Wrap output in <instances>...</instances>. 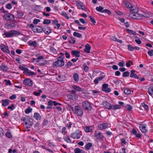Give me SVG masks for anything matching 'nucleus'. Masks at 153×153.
<instances>
[{
  "mask_svg": "<svg viewBox=\"0 0 153 153\" xmlns=\"http://www.w3.org/2000/svg\"><path fill=\"white\" fill-rule=\"evenodd\" d=\"M59 55L60 56H58L57 58V60L53 63V67L54 68L58 67H62L65 65V61L64 60V53H60Z\"/></svg>",
  "mask_w": 153,
  "mask_h": 153,
  "instance_id": "nucleus-1",
  "label": "nucleus"
},
{
  "mask_svg": "<svg viewBox=\"0 0 153 153\" xmlns=\"http://www.w3.org/2000/svg\"><path fill=\"white\" fill-rule=\"evenodd\" d=\"M21 120L25 122V125L27 129L31 126L33 124V120L27 116L25 117L22 118Z\"/></svg>",
  "mask_w": 153,
  "mask_h": 153,
  "instance_id": "nucleus-2",
  "label": "nucleus"
},
{
  "mask_svg": "<svg viewBox=\"0 0 153 153\" xmlns=\"http://www.w3.org/2000/svg\"><path fill=\"white\" fill-rule=\"evenodd\" d=\"M103 105L108 110H115L120 108L121 106L120 105L116 104L112 105L107 101H104L102 102Z\"/></svg>",
  "mask_w": 153,
  "mask_h": 153,
  "instance_id": "nucleus-3",
  "label": "nucleus"
},
{
  "mask_svg": "<svg viewBox=\"0 0 153 153\" xmlns=\"http://www.w3.org/2000/svg\"><path fill=\"white\" fill-rule=\"evenodd\" d=\"M82 135V132L79 129L76 130L74 132L71 134V137L74 139H78L80 138Z\"/></svg>",
  "mask_w": 153,
  "mask_h": 153,
  "instance_id": "nucleus-4",
  "label": "nucleus"
},
{
  "mask_svg": "<svg viewBox=\"0 0 153 153\" xmlns=\"http://www.w3.org/2000/svg\"><path fill=\"white\" fill-rule=\"evenodd\" d=\"M82 105L83 108L87 111H90L92 109V106L88 102L84 101L82 103Z\"/></svg>",
  "mask_w": 153,
  "mask_h": 153,
  "instance_id": "nucleus-5",
  "label": "nucleus"
},
{
  "mask_svg": "<svg viewBox=\"0 0 153 153\" xmlns=\"http://www.w3.org/2000/svg\"><path fill=\"white\" fill-rule=\"evenodd\" d=\"M83 112L82 108L79 105L75 106V114H76L78 116L81 117L83 115Z\"/></svg>",
  "mask_w": 153,
  "mask_h": 153,
  "instance_id": "nucleus-6",
  "label": "nucleus"
},
{
  "mask_svg": "<svg viewBox=\"0 0 153 153\" xmlns=\"http://www.w3.org/2000/svg\"><path fill=\"white\" fill-rule=\"evenodd\" d=\"M3 18L7 21H13L15 17L13 15L10 13H7L4 15Z\"/></svg>",
  "mask_w": 153,
  "mask_h": 153,
  "instance_id": "nucleus-7",
  "label": "nucleus"
},
{
  "mask_svg": "<svg viewBox=\"0 0 153 153\" xmlns=\"http://www.w3.org/2000/svg\"><path fill=\"white\" fill-rule=\"evenodd\" d=\"M0 49L4 53H10V51L8 49V46L4 44H1L0 45Z\"/></svg>",
  "mask_w": 153,
  "mask_h": 153,
  "instance_id": "nucleus-8",
  "label": "nucleus"
},
{
  "mask_svg": "<svg viewBox=\"0 0 153 153\" xmlns=\"http://www.w3.org/2000/svg\"><path fill=\"white\" fill-rule=\"evenodd\" d=\"M108 85L107 84H104L102 85V90L106 93H109L111 91V89L108 88Z\"/></svg>",
  "mask_w": 153,
  "mask_h": 153,
  "instance_id": "nucleus-9",
  "label": "nucleus"
},
{
  "mask_svg": "<svg viewBox=\"0 0 153 153\" xmlns=\"http://www.w3.org/2000/svg\"><path fill=\"white\" fill-rule=\"evenodd\" d=\"M68 97L70 100H76L78 99V97L74 93H70L68 95Z\"/></svg>",
  "mask_w": 153,
  "mask_h": 153,
  "instance_id": "nucleus-10",
  "label": "nucleus"
},
{
  "mask_svg": "<svg viewBox=\"0 0 153 153\" xmlns=\"http://www.w3.org/2000/svg\"><path fill=\"white\" fill-rule=\"evenodd\" d=\"M94 136L97 140H101L104 137L102 134L101 132H97V131H95Z\"/></svg>",
  "mask_w": 153,
  "mask_h": 153,
  "instance_id": "nucleus-11",
  "label": "nucleus"
},
{
  "mask_svg": "<svg viewBox=\"0 0 153 153\" xmlns=\"http://www.w3.org/2000/svg\"><path fill=\"white\" fill-rule=\"evenodd\" d=\"M139 126L140 130L142 131V132L145 133L147 132V130L146 129V124H140Z\"/></svg>",
  "mask_w": 153,
  "mask_h": 153,
  "instance_id": "nucleus-12",
  "label": "nucleus"
},
{
  "mask_svg": "<svg viewBox=\"0 0 153 153\" xmlns=\"http://www.w3.org/2000/svg\"><path fill=\"white\" fill-rule=\"evenodd\" d=\"M23 83L25 85L30 86H31L33 85L32 81L29 79H25L23 81Z\"/></svg>",
  "mask_w": 153,
  "mask_h": 153,
  "instance_id": "nucleus-13",
  "label": "nucleus"
},
{
  "mask_svg": "<svg viewBox=\"0 0 153 153\" xmlns=\"http://www.w3.org/2000/svg\"><path fill=\"white\" fill-rule=\"evenodd\" d=\"M108 126V125L107 123H103L98 126L99 129L102 130L105 129Z\"/></svg>",
  "mask_w": 153,
  "mask_h": 153,
  "instance_id": "nucleus-14",
  "label": "nucleus"
},
{
  "mask_svg": "<svg viewBox=\"0 0 153 153\" xmlns=\"http://www.w3.org/2000/svg\"><path fill=\"white\" fill-rule=\"evenodd\" d=\"M132 17L135 19H141L143 18V16L137 13H136L133 15Z\"/></svg>",
  "mask_w": 153,
  "mask_h": 153,
  "instance_id": "nucleus-15",
  "label": "nucleus"
},
{
  "mask_svg": "<svg viewBox=\"0 0 153 153\" xmlns=\"http://www.w3.org/2000/svg\"><path fill=\"white\" fill-rule=\"evenodd\" d=\"M43 30L42 28L39 26H36L34 27L33 29V31L34 32L40 33Z\"/></svg>",
  "mask_w": 153,
  "mask_h": 153,
  "instance_id": "nucleus-16",
  "label": "nucleus"
},
{
  "mask_svg": "<svg viewBox=\"0 0 153 153\" xmlns=\"http://www.w3.org/2000/svg\"><path fill=\"white\" fill-rule=\"evenodd\" d=\"M5 27L7 28H13L15 26V24L13 23L8 22L5 25Z\"/></svg>",
  "mask_w": 153,
  "mask_h": 153,
  "instance_id": "nucleus-17",
  "label": "nucleus"
},
{
  "mask_svg": "<svg viewBox=\"0 0 153 153\" xmlns=\"http://www.w3.org/2000/svg\"><path fill=\"white\" fill-rule=\"evenodd\" d=\"M85 48L84 49V51L86 53H90V50L91 49V46L88 44H86L85 45Z\"/></svg>",
  "mask_w": 153,
  "mask_h": 153,
  "instance_id": "nucleus-18",
  "label": "nucleus"
},
{
  "mask_svg": "<svg viewBox=\"0 0 153 153\" xmlns=\"http://www.w3.org/2000/svg\"><path fill=\"white\" fill-rule=\"evenodd\" d=\"M24 74L27 76L36 75V73L31 71L29 70L28 69H27V70H26V71H25Z\"/></svg>",
  "mask_w": 153,
  "mask_h": 153,
  "instance_id": "nucleus-19",
  "label": "nucleus"
},
{
  "mask_svg": "<svg viewBox=\"0 0 153 153\" xmlns=\"http://www.w3.org/2000/svg\"><path fill=\"white\" fill-rule=\"evenodd\" d=\"M80 52L79 51L74 50H72L71 52V54L72 55L74 56H75L77 57H80Z\"/></svg>",
  "mask_w": 153,
  "mask_h": 153,
  "instance_id": "nucleus-20",
  "label": "nucleus"
},
{
  "mask_svg": "<svg viewBox=\"0 0 153 153\" xmlns=\"http://www.w3.org/2000/svg\"><path fill=\"white\" fill-rule=\"evenodd\" d=\"M76 4L80 9L83 10L85 8L84 5L80 1L76 2Z\"/></svg>",
  "mask_w": 153,
  "mask_h": 153,
  "instance_id": "nucleus-21",
  "label": "nucleus"
},
{
  "mask_svg": "<svg viewBox=\"0 0 153 153\" xmlns=\"http://www.w3.org/2000/svg\"><path fill=\"white\" fill-rule=\"evenodd\" d=\"M28 44L35 48L37 46V43L36 41H32L30 40L28 42Z\"/></svg>",
  "mask_w": 153,
  "mask_h": 153,
  "instance_id": "nucleus-22",
  "label": "nucleus"
},
{
  "mask_svg": "<svg viewBox=\"0 0 153 153\" xmlns=\"http://www.w3.org/2000/svg\"><path fill=\"white\" fill-rule=\"evenodd\" d=\"M10 102V101L7 99H4L2 100V105L4 106H7L9 104Z\"/></svg>",
  "mask_w": 153,
  "mask_h": 153,
  "instance_id": "nucleus-23",
  "label": "nucleus"
},
{
  "mask_svg": "<svg viewBox=\"0 0 153 153\" xmlns=\"http://www.w3.org/2000/svg\"><path fill=\"white\" fill-rule=\"evenodd\" d=\"M33 117L37 120H39L41 119V117L40 114L38 113L35 112L34 113Z\"/></svg>",
  "mask_w": 153,
  "mask_h": 153,
  "instance_id": "nucleus-24",
  "label": "nucleus"
},
{
  "mask_svg": "<svg viewBox=\"0 0 153 153\" xmlns=\"http://www.w3.org/2000/svg\"><path fill=\"white\" fill-rule=\"evenodd\" d=\"M52 30L49 27H48L44 30V31L47 34H49L51 32Z\"/></svg>",
  "mask_w": 153,
  "mask_h": 153,
  "instance_id": "nucleus-25",
  "label": "nucleus"
},
{
  "mask_svg": "<svg viewBox=\"0 0 153 153\" xmlns=\"http://www.w3.org/2000/svg\"><path fill=\"white\" fill-rule=\"evenodd\" d=\"M138 11V9L137 7L132 6L131 8L130 11L132 13L134 14L136 13H137Z\"/></svg>",
  "mask_w": 153,
  "mask_h": 153,
  "instance_id": "nucleus-26",
  "label": "nucleus"
},
{
  "mask_svg": "<svg viewBox=\"0 0 153 153\" xmlns=\"http://www.w3.org/2000/svg\"><path fill=\"white\" fill-rule=\"evenodd\" d=\"M92 146V144L91 142L87 143L85 147V149L86 150H89L90 149L91 147Z\"/></svg>",
  "mask_w": 153,
  "mask_h": 153,
  "instance_id": "nucleus-27",
  "label": "nucleus"
},
{
  "mask_svg": "<svg viewBox=\"0 0 153 153\" xmlns=\"http://www.w3.org/2000/svg\"><path fill=\"white\" fill-rule=\"evenodd\" d=\"M104 78L103 76H101L95 79L94 81V83L96 84H97L99 82V81L102 80Z\"/></svg>",
  "mask_w": 153,
  "mask_h": 153,
  "instance_id": "nucleus-28",
  "label": "nucleus"
},
{
  "mask_svg": "<svg viewBox=\"0 0 153 153\" xmlns=\"http://www.w3.org/2000/svg\"><path fill=\"white\" fill-rule=\"evenodd\" d=\"M148 92L149 95L152 97L153 95V86H150L149 88Z\"/></svg>",
  "mask_w": 153,
  "mask_h": 153,
  "instance_id": "nucleus-29",
  "label": "nucleus"
},
{
  "mask_svg": "<svg viewBox=\"0 0 153 153\" xmlns=\"http://www.w3.org/2000/svg\"><path fill=\"white\" fill-rule=\"evenodd\" d=\"M13 34L14 33L13 32V31H10L6 32L4 34L6 37H11L13 36Z\"/></svg>",
  "mask_w": 153,
  "mask_h": 153,
  "instance_id": "nucleus-30",
  "label": "nucleus"
},
{
  "mask_svg": "<svg viewBox=\"0 0 153 153\" xmlns=\"http://www.w3.org/2000/svg\"><path fill=\"white\" fill-rule=\"evenodd\" d=\"M84 130L86 132H91L93 129L91 127L89 126H86L84 128Z\"/></svg>",
  "mask_w": 153,
  "mask_h": 153,
  "instance_id": "nucleus-31",
  "label": "nucleus"
},
{
  "mask_svg": "<svg viewBox=\"0 0 153 153\" xmlns=\"http://www.w3.org/2000/svg\"><path fill=\"white\" fill-rule=\"evenodd\" d=\"M73 79L76 82H77L79 80V76L78 74L76 73H75L73 75Z\"/></svg>",
  "mask_w": 153,
  "mask_h": 153,
  "instance_id": "nucleus-32",
  "label": "nucleus"
},
{
  "mask_svg": "<svg viewBox=\"0 0 153 153\" xmlns=\"http://www.w3.org/2000/svg\"><path fill=\"white\" fill-rule=\"evenodd\" d=\"M111 39L112 40L116 41L120 43H122V40L117 39V38L115 36H112L111 38Z\"/></svg>",
  "mask_w": 153,
  "mask_h": 153,
  "instance_id": "nucleus-33",
  "label": "nucleus"
},
{
  "mask_svg": "<svg viewBox=\"0 0 153 153\" xmlns=\"http://www.w3.org/2000/svg\"><path fill=\"white\" fill-rule=\"evenodd\" d=\"M42 91L41 90H38V92L36 91H34L33 92V94L36 96H39L41 93H42Z\"/></svg>",
  "mask_w": 153,
  "mask_h": 153,
  "instance_id": "nucleus-34",
  "label": "nucleus"
},
{
  "mask_svg": "<svg viewBox=\"0 0 153 153\" xmlns=\"http://www.w3.org/2000/svg\"><path fill=\"white\" fill-rule=\"evenodd\" d=\"M72 88L74 89L77 91H82V89L79 87L77 86L76 85H73L72 86Z\"/></svg>",
  "mask_w": 153,
  "mask_h": 153,
  "instance_id": "nucleus-35",
  "label": "nucleus"
},
{
  "mask_svg": "<svg viewBox=\"0 0 153 153\" xmlns=\"http://www.w3.org/2000/svg\"><path fill=\"white\" fill-rule=\"evenodd\" d=\"M0 68L3 71H7L8 69V68L7 66L3 64H2L0 66Z\"/></svg>",
  "mask_w": 153,
  "mask_h": 153,
  "instance_id": "nucleus-36",
  "label": "nucleus"
},
{
  "mask_svg": "<svg viewBox=\"0 0 153 153\" xmlns=\"http://www.w3.org/2000/svg\"><path fill=\"white\" fill-rule=\"evenodd\" d=\"M64 139L65 141H66L67 143H71V139L68 136H65L64 137Z\"/></svg>",
  "mask_w": 153,
  "mask_h": 153,
  "instance_id": "nucleus-37",
  "label": "nucleus"
},
{
  "mask_svg": "<svg viewBox=\"0 0 153 153\" xmlns=\"http://www.w3.org/2000/svg\"><path fill=\"white\" fill-rule=\"evenodd\" d=\"M123 4L124 5L128 8H131L132 7L131 4L128 2H124Z\"/></svg>",
  "mask_w": 153,
  "mask_h": 153,
  "instance_id": "nucleus-38",
  "label": "nucleus"
},
{
  "mask_svg": "<svg viewBox=\"0 0 153 153\" xmlns=\"http://www.w3.org/2000/svg\"><path fill=\"white\" fill-rule=\"evenodd\" d=\"M21 36L22 37H21V39L22 40L26 42L28 39V38L27 36H23L22 35H21Z\"/></svg>",
  "mask_w": 153,
  "mask_h": 153,
  "instance_id": "nucleus-39",
  "label": "nucleus"
},
{
  "mask_svg": "<svg viewBox=\"0 0 153 153\" xmlns=\"http://www.w3.org/2000/svg\"><path fill=\"white\" fill-rule=\"evenodd\" d=\"M125 108L128 111H131L132 109V107L131 105L129 104H127Z\"/></svg>",
  "mask_w": 153,
  "mask_h": 153,
  "instance_id": "nucleus-40",
  "label": "nucleus"
},
{
  "mask_svg": "<svg viewBox=\"0 0 153 153\" xmlns=\"http://www.w3.org/2000/svg\"><path fill=\"white\" fill-rule=\"evenodd\" d=\"M32 109L30 107H28L27 109L25 111V112L26 114H28L32 112Z\"/></svg>",
  "mask_w": 153,
  "mask_h": 153,
  "instance_id": "nucleus-41",
  "label": "nucleus"
},
{
  "mask_svg": "<svg viewBox=\"0 0 153 153\" xmlns=\"http://www.w3.org/2000/svg\"><path fill=\"white\" fill-rule=\"evenodd\" d=\"M124 93L126 94H129L131 93V91L129 88H127L124 90Z\"/></svg>",
  "mask_w": 153,
  "mask_h": 153,
  "instance_id": "nucleus-42",
  "label": "nucleus"
},
{
  "mask_svg": "<svg viewBox=\"0 0 153 153\" xmlns=\"http://www.w3.org/2000/svg\"><path fill=\"white\" fill-rule=\"evenodd\" d=\"M73 35L74 36H76L79 38H81L82 36V35L81 34L76 32L74 33Z\"/></svg>",
  "mask_w": 153,
  "mask_h": 153,
  "instance_id": "nucleus-43",
  "label": "nucleus"
},
{
  "mask_svg": "<svg viewBox=\"0 0 153 153\" xmlns=\"http://www.w3.org/2000/svg\"><path fill=\"white\" fill-rule=\"evenodd\" d=\"M82 66L83 70L85 71L88 72L89 71V68L86 64H84Z\"/></svg>",
  "mask_w": 153,
  "mask_h": 153,
  "instance_id": "nucleus-44",
  "label": "nucleus"
},
{
  "mask_svg": "<svg viewBox=\"0 0 153 153\" xmlns=\"http://www.w3.org/2000/svg\"><path fill=\"white\" fill-rule=\"evenodd\" d=\"M96 9L97 11L102 13L103 8L101 6H99V7H97Z\"/></svg>",
  "mask_w": 153,
  "mask_h": 153,
  "instance_id": "nucleus-45",
  "label": "nucleus"
},
{
  "mask_svg": "<svg viewBox=\"0 0 153 153\" xmlns=\"http://www.w3.org/2000/svg\"><path fill=\"white\" fill-rule=\"evenodd\" d=\"M126 30L129 33H131L133 35H135L136 34L135 32L134 31L129 30L128 29H126Z\"/></svg>",
  "mask_w": 153,
  "mask_h": 153,
  "instance_id": "nucleus-46",
  "label": "nucleus"
},
{
  "mask_svg": "<svg viewBox=\"0 0 153 153\" xmlns=\"http://www.w3.org/2000/svg\"><path fill=\"white\" fill-rule=\"evenodd\" d=\"M51 23V20L50 19H45L44 20L43 24H48Z\"/></svg>",
  "mask_w": 153,
  "mask_h": 153,
  "instance_id": "nucleus-47",
  "label": "nucleus"
},
{
  "mask_svg": "<svg viewBox=\"0 0 153 153\" xmlns=\"http://www.w3.org/2000/svg\"><path fill=\"white\" fill-rule=\"evenodd\" d=\"M129 72L128 71H126L123 73V77H127L129 75Z\"/></svg>",
  "mask_w": 153,
  "mask_h": 153,
  "instance_id": "nucleus-48",
  "label": "nucleus"
},
{
  "mask_svg": "<svg viewBox=\"0 0 153 153\" xmlns=\"http://www.w3.org/2000/svg\"><path fill=\"white\" fill-rule=\"evenodd\" d=\"M131 65H133V63L131 61L129 60L128 61V62L126 63V66L127 67H129Z\"/></svg>",
  "mask_w": 153,
  "mask_h": 153,
  "instance_id": "nucleus-49",
  "label": "nucleus"
},
{
  "mask_svg": "<svg viewBox=\"0 0 153 153\" xmlns=\"http://www.w3.org/2000/svg\"><path fill=\"white\" fill-rule=\"evenodd\" d=\"M61 15L65 17L67 19H69V17L68 16L67 13L65 12L64 11L62 12Z\"/></svg>",
  "mask_w": 153,
  "mask_h": 153,
  "instance_id": "nucleus-50",
  "label": "nucleus"
},
{
  "mask_svg": "<svg viewBox=\"0 0 153 153\" xmlns=\"http://www.w3.org/2000/svg\"><path fill=\"white\" fill-rule=\"evenodd\" d=\"M73 65V63L70 61H69L65 65V67L68 68L69 66Z\"/></svg>",
  "mask_w": 153,
  "mask_h": 153,
  "instance_id": "nucleus-51",
  "label": "nucleus"
},
{
  "mask_svg": "<svg viewBox=\"0 0 153 153\" xmlns=\"http://www.w3.org/2000/svg\"><path fill=\"white\" fill-rule=\"evenodd\" d=\"M64 55L65 54L66 56V57L67 59H69L70 57V55L67 51H65L64 52Z\"/></svg>",
  "mask_w": 153,
  "mask_h": 153,
  "instance_id": "nucleus-52",
  "label": "nucleus"
},
{
  "mask_svg": "<svg viewBox=\"0 0 153 153\" xmlns=\"http://www.w3.org/2000/svg\"><path fill=\"white\" fill-rule=\"evenodd\" d=\"M71 40H69V43H72V44H74L76 42V41L75 40L74 38L73 37H71Z\"/></svg>",
  "mask_w": 153,
  "mask_h": 153,
  "instance_id": "nucleus-53",
  "label": "nucleus"
},
{
  "mask_svg": "<svg viewBox=\"0 0 153 153\" xmlns=\"http://www.w3.org/2000/svg\"><path fill=\"white\" fill-rule=\"evenodd\" d=\"M128 49L130 51H132L134 50V47L131 45H128Z\"/></svg>",
  "mask_w": 153,
  "mask_h": 153,
  "instance_id": "nucleus-54",
  "label": "nucleus"
},
{
  "mask_svg": "<svg viewBox=\"0 0 153 153\" xmlns=\"http://www.w3.org/2000/svg\"><path fill=\"white\" fill-rule=\"evenodd\" d=\"M74 151L75 153H83L81 152L80 149L78 148H76Z\"/></svg>",
  "mask_w": 153,
  "mask_h": 153,
  "instance_id": "nucleus-55",
  "label": "nucleus"
},
{
  "mask_svg": "<svg viewBox=\"0 0 153 153\" xmlns=\"http://www.w3.org/2000/svg\"><path fill=\"white\" fill-rule=\"evenodd\" d=\"M135 71L134 70H132L131 71V74L130 75V76L131 77H133L134 76L135 74L134 73L135 72Z\"/></svg>",
  "mask_w": 153,
  "mask_h": 153,
  "instance_id": "nucleus-56",
  "label": "nucleus"
},
{
  "mask_svg": "<svg viewBox=\"0 0 153 153\" xmlns=\"http://www.w3.org/2000/svg\"><path fill=\"white\" fill-rule=\"evenodd\" d=\"M142 105L146 110L147 111L148 110L149 108L148 106L147 105L143 103H142Z\"/></svg>",
  "mask_w": 153,
  "mask_h": 153,
  "instance_id": "nucleus-57",
  "label": "nucleus"
},
{
  "mask_svg": "<svg viewBox=\"0 0 153 153\" xmlns=\"http://www.w3.org/2000/svg\"><path fill=\"white\" fill-rule=\"evenodd\" d=\"M90 21L91 22L93 23V24L94 25H95L96 22L94 18L92 17L91 16H90Z\"/></svg>",
  "mask_w": 153,
  "mask_h": 153,
  "instance_id": "nucleus-58",
  "label": "nucleus"
},
{
  "mask_svg": "<svg viewBox=\"0 0 153 153\" xmlns=\"http://www.w3.org/2000/svg\"><path fill=\"white\" fill-rule=\"evenodd\" d=\"M68 106L70 109L72 110L73 113L75 114V107L74 108H74L69 104H68Z\"/></svg>",
  "mask_w": 153,
  "mask_h": 153,
  "instance_id": "nucleus-59",
  "label": "nucleus"
},
{
  "mask_svg": "<svg viewBox=\"0 0 153 153\" xmlns=\"http://www.w3.org/2000/svg\"><path fill=\"white\" fill-rule=\"evenodd\" d=\"M40 22V20L37 19H34L33 20V23L34 24H37L38 22Z\"/></svg>",
  "mask_w": 153,
  "mask_h": 153,
  "instance_id": "nucleus-60",
  "label": "nucleus"
},
{
  "mask_svg": "<svg viewBox=\"0 0 153 153\" xmlns=\"http://www.w3.org/2000/svg\"><path fill=\"white\" fill-rule=\"evenodd\" d=\"M6 7L7 8L9 9H10L12 8V6L11 4L9 3L7 4Z\"/></svg>",
  "mask_w": 153,
  "mask_h": 153,
  "instance_id": "nucleus-61",
  "label": "nucleus"
},
{
  "mask_svg": "<svg viewBox=\"0 0 153 153\" xmlns=\"http://www.w3.org/2000/svg\"><path fill=\"white\" fill-rule=\"evenodd\" d=\"M148 54L149 55L152 56H153V50H152L150 51H149L148 52Z\"/></svg>",
  "mask_w": 153,
  "mask_h": 153,
  "instance_id": "nucleus-62",
  "label": "nucleus"
},
{
  "mask_svg": "<svg viewBox=\"0 0 153 153\" xmlns=\"http://www.w3.org/2000/svg\"><path fill=\"white\" fill-rule=\"evenodd\" d=\"M125 63V62L123 61L121 62H120L118 63V65L120 67H123L124 66V65Z\"/></svg>",
  "mask_w": 153,
  "mask_h": 153,
  "instance_id": "nucleus-63",
  "label": "nucleus"
},
{
  "mask_svg": "<svg viewBox=\"0 0 153 153\" xmlns=\"http://www.w3.org/2000/svg\"><path fill=\"white\" fill-rule=\"evenodd\" d=\"M102 12V13H106L108 14H110L111 13V11L108 9L103 10Z\"/></svg>",
  "mask_w": 153,
  "mask_h": 153,
  "instance_id": "nucleus-64",
  "label": "nucleus"
}]
</instances>
